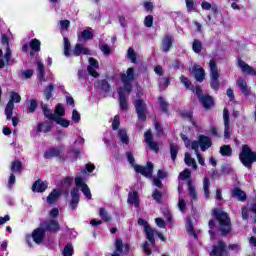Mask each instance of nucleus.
Returning <instances> with one entry per match:
<instances>
[{"label": "nucleus", "instance_id": "obj_1", "mask_svg": "<svg viewBox=\"0 0 256 256\" xmlns=\"http://www.w3.org/2000/svg\"><path fill=\"white\" fill-rule=\"evenodd\" d=\"M41 109L47 117V119H50L51 121H55L58 125L61 127L67 128L69 125H71V122L63 117H65V108L62 106V104H57L54 113L49 109V106L47 104H42Z\"/></svg>", "mask_w": 256, "mask_h": 256}, {"label": "nucleus", "instance_id": "obj_2", "mask_svg": "<svg viewBox=\"0 0 256 256\" xmlns=\"http://www.w3.org/2000/svg\"><path fill=\"white\" fill-rule=\"evenodd\" d=\"M181 139L184 141L185 147H190L191 149H193V151H195V153H197V151H199V147H200L201 151H207V149H209L211 147V145H213V142H211V138H209L205 135L199 136L198 141L191 142L183 134L181 135Z\"/></svg>", "mask_w": 256, "mask_h": 256}, {"label": "nucleus", "instance_id": "obj_3", "mask_svg": "<svg viewBox=\"0 0 256 256\" xmlns=\"http://www.w3.org/2000/svg\"><path fill=\"white\" fill-rule=\"evenodd\" d=\"M212 215L219 221L220 231L223 235L231 231V219H229V215H227L226 212L219 208H215L212 210Z\"/></svg>", "mask_w": 256, "mask_h": 256}, {"label": "nucleus", "instance_id": "obj_4", "mask_svg": "<svg viewBox=\"0 0 256 256\" xmlns=\"http://www.w3.org/2000/svg\"><path fill=\"white\" fill-rule=\"evenodd\" d=\"M126 156H127L128 162L135 169L136 173H140L144 177L151 179V177L153 176V163L147 162L146 167L140 166L135 164V158L133 157V153L127 152Z\"/></svg>", "mask_w": 256, "mask_h": 256}, {"label": "nucleus", "instance_id": "obj_5", "mask_svg": "<svg viewBox=\"0 0 256 256\" xmlns=\"http://www.w3.org/2000/svg\"><path fill=\"white\" fill-rule=\"evenodd\" d=\"M89 49H87L82 44H76L73 51H71V43L69 42V38L64 37V55L65 57H71L74 55L75 57H79V55H89Z\"/></svg>", "mask_w": 256, "mask_h": 256}, {"label": "nucleus", "instance_id": "obj_6", "mask_svg": "<svg viewBox=\"0 0 256 256\" xmlns=\"http://www.w3.org/2000/svg\"><path fill=\"white\" fill-rule=\"evenodd\" d=\"M239 159L244 167L251 169V165H253V163L256 161V153L251 150L249 146L243 145L239 154Z\"/></svg>", "mask_w": 256, "mask_h": 256}, {"label": "nucleus", "instance_id": "obj_7", "mask_svg": "<svg viewBox=\"0 0 256 256\" xmlns=\"http://www.w3.org/2000/svg\"><path fill=\"white\" fill-rule=\"evenodd\" d=\"M178 177L180 181H187L188 193L191 199V203H193V201H197V190H195V186H193V180H191V170L185 169L179 173Z\"/></svg>", "mask_w": 256, "mask_h": 256}, {"label": "nucleus", "instance_id": "obj_8", "mask_svg": "<svg viewBox=\"0 0 256 256\" xmlns=\"http://www.w3.org/2000/svg\"><path fill=\"white\" fill-rule=\"evenodd\" d=\"M31 239H33L36 245H41V243H43V240L45 239V229L40 226L39 228L33 230L32 234L26 235V243L29 245V247H33Z\"/></svg>", "mask_w": 256, "mask_h": 256}, {"label": "nucleus", "instance_id": "obj_9", "mask_svg": "<svg viewBox=\"0 0 256 256\" xmlns=\"http://www.w3.org/2000/svg\"><path fill=\"white\" fill-rule=\"evenodd\" d=\"M14 103H21V95H19V93L15 91H12L10 93V100L5 108V115L8 121H11V116L13 115V109H15Z\"/></svg>", "mask_w": 256, "mask_h": 256}, {"label": "nucleus", "instance_id": "obj_10", "mask_svg": "<svg viewBox=\"0 0 256 256\" xmlns=\"http://www.w3.org/2000/svg\"><path fill=\"white\" fill-rule=\"evenodd\" d=\"M135 79V70L128 68L126 73L121 74V81L124 85L122 89H125L126 93H131V82Z\"/></svg>", "mask_w": 256, "mask_h": 256}, {"label": "nucleus", "instance_id": "obj_11", "mask_svg": "<svg viewBox=\"0 0 256 256\" xmlns=\"http://www.w3.org/2000/svg\"><path fill=\"white\" fill-rule=\"evenodd\" d=\"M209 67L211 71V87L217 91V89H219V71L217 70V65L214 60L210 61Z\"/></svg>", "mask_w": 256, "mask_h": 256}, {"label": "nucleus", "instance_id": "obj_12", "mask_svg": "<svg viewBox=\"0 0 256 256\" xmlns=\"http://www.w3.org/2000/svg\"><path fill=\"white\" fill-rule=\"evenodd\" d=\"M195 91L204 109H211V107H213V98H211V96L209 95H203V90H201V88L199 87H196Z\"/></svg>", "mask_w": 256, "mask_h": 256}, {"label": "nucleus", "instance_id": "obj_13", "mask_svg": "<svg viewBox=\"0 0 256 256\" xmlns=\"http://www.w3.org/2000/svg\"><path fill=\"white\" fill-rule=\"evenodd\" d=\"M138 225H140V227H144L146 238L151 243V245H155V237H154L155 230L151 229V226H149V223L143 220V218L138 219Z\"/></svg>", "mask_w": 256, "mask_h": 256}, {"label": "nucleus", "instance_id": "obj_14", "mask_svg": "<svg viewBox=\"0 0 256 256\" xmlns=\"http://www.w3.org/2000/svg\"><path fill=\"white\" fill-rule=\"evenodd\" d=\"M223 121H224V137L226 139H231V133L233 132V127L231 126V120L229 119V110L224 108L223 111Z\"/></svg>", "mask_w": 256, "mask_h": 256}, {"label": "nucleus", "instance_id": "obj_15", "mask_svg": "<svg viewBox=\"0 0 256 256\" xmlns=\"http://www.w3.org/2000/svg\"><path fill=\"white\" fill-rule=\"evenodd\" d=\"M134 106L138 115V119L140 121H145V119L147 118L145 114L147 111V104H145V101L138 99L134 102Z\"/></svg>", "mask_w": 256, "mask_h": 256}, {"label": "nucleus", "instance_id": "obj_16", "mask_svg": "<svg viewBox=\"0 0 256 256\" xmlns=\"http://www.w3.org/2000/svg\"><path fill=\"white\" fill-rule=\"evenodd\" d=\"M227 246L225 242L219 241L217 244H214L212 250L210 251V256H225Z\"/></svg>", "mask_w": 256, "mask_h": 256}, {"label": "nucleus", "instance_id": "obj_17", "mask_svg": "<svg viewBox=\"0 0 256 256\" xmlns=\"http://www.w3.org/2000/svg\"><path fill=\"white\" fill-rule=\"evenodd\" d=\"M117 92L119 94L120 109H122V111H127V108H128L127 99L129 97V93H127V90L121 87L117 89Z\"/></svg>", "mask_w": 256, "mask_h": 256}, {"label": "nucleus", "instance_id": "obj_18", "mask_svg": "<svg viewBox=\"0 0 256 256\" xmlns=\"http://www.w3.org/2000/svg\"><path fill=\"white\" fill-rule=\"evenodd\" d=\"M75 183L77 187L81 188L82 193L87 197V199H91V190L87 184L83 183V178L80 176H76Z\"/></svg>", "mask_w": 256, "mask_h": 256}, {"label": "nucleus", "instance_id": "obj_19", "mask_svg": "<svg viewBox=\"0 0 256 256\" xmlns=\"http://www.w3.org/2000/svg\"><path fill=\"white\" fill-rule=\"evenodd\" d=\"M144 139H145L148 147H150V149L152 151H155V153L159 152V144H157L155 141H153V135L151 134V131H147L144 134Z\"/></svg>", "mask_w": 256, "mask_h": 256}, {"label": "nucleus", "instance_id": "obj_20", "mask_svg": "<svg viewBox=\"0 0 256 256\" xmlns=\"http://www.w3.org/2000/svg\"><path fill=\"white\" fill-rule=\"evenodd\" d=\"M44 231H59V222L57 220H48L41 223Z\"/></svg>", "mask_w": 256, "mask_h": 256}, {"label": "nucleus", "instance_id": "obj_21", "mask_svg": "<svg viewBox=\"0 0 256 256\" xmlns=\"http://www.w3.org/2000/svg\"><path fill=\"white\" fill-rule=\"evenodd\" d=\"M99 69V62L94 58H89V66H88V73L92 77H99V73L97 72Z\"/></svg>", "mask_w": 256, "mask_h": 256}, {"label": "nucleus", "instance_id": "obj_22", "mask_svg": "<svg viewBox=\"0 0 256 256\" xmlns=\"http://www.w3.org/2000/svg\"><path fill=\"white\" fill-rule=\"evenodd\" d=\"M238 67L241 69L242 73H247L248 75H254L256 77V69L251 67L245 61L239 60Z\"/></svg>", "mask_w": 256, "mask_h": 256}, {"label": "nucleus", "instance_id": "obj_23", "mask_svg": "<svg viewBox=\"0 0 256 256\" xmlns=\"http://www.w3.org/2000/svg\"><path fill=\"white\" fill-rule=\"evenodd\" d=\"M1 43L2 45H6L4 59L6 63H9V61H11V47H9V38H7V35L5 34L2 35Z\"/></svg>", "mask_w": 256, "mask_h": 256}, {"label": "nucleus", "instance_id": "obj_24", "mask_svg": "<svg viewBox=\"0 0 256 256\" xmlns=\"http://www.w3.org/2000/svg\"><path fill=\"white\" fill-rule=\"evenodd\" d=\"M236 85L240 88L241 93L247 97V95L251 94V89L247 86V81L243 78H238Z\"/></svg>", "mask_w": 256, "mask_h": 256}, {"label": "nucleus", "instance_id": "obj_25", "mask_svg": "<svg viewBox=\"0 0 256 256\" xmlns=\"http://www.w3.org/2000/svg\"><path fill=\"white\" fill-rule=\"evenodd\" d=\"M48 185L49 184L45 181L37 180L32 186V191L34 193H43V191L47 189Z\"/></svg>", "mask_w": 256, "mask_h": 256}, {"label": "nucleus", "instance_id": "obj_26", "mask_svg": "<svg viewBox=\"0 0 256 256\" xmlns=\"http://www.w3.org/2000/svg\"><path fill=\"white\" fill-rule=\"evenodd\" d=\"M193 75L196 81H199L201 83L203 79H205V70H203L201 66L195 65L193 68Z\"/></svg>", "mask_w": 256, "mask_h": 256}, {"label": "nucleus", "instance_id": "obj_27", "mask_svg": "<svg viewBox=\"0 0 256 256\" xmlns=\"http://www.w3.org/2000/svg\"><path fill=\"white\" fill-rule=\"evenodd\" d=\"M71 203H70V207L71 209H77V205L79 204V189L74 188L71 191Z\"/></svg>", "mask_w": 256, "mask_h": 256}, {"label": "nucleus", "instance_id": "obj_28", "mask_svg": "<svg viewBox=\"0 0 256 256\" xmlns=\"http://www.w3.org/2000/svg\"><path fill=\"white\" fill-rule=\"evenodd\" d=\"M61 153V148H51L44 153V157L45 159H52V157H59Z\"/></svg>", "mask_w": 256, "mask_h": 256}, {"label": "nucleus", "instance_id": "obj_29", "mask_svg": "<svg viewBox=\"0 0 256 256\" xmlns=\"http://www.w3.org/2000/svg\"><path fill=\"white\" fill-rule=\"evenodd\" d=\"M119 141L123 143V145H129V135H127V130L126 129H120L118 131L117 135Z\"/></svg>", "mask_w": 256, "mask_h": 256}, {"label": "nucleus", "instance_id": "obj_30", "mask_svg": "<svg viewBox=\"0 0 256 256\" xmlns=\"http://www.w3.org/2000/svg\"><path fill=\"white\" fill-rule=\"evenodd\" d=\"M53 125L50 122H42L37 126L38 133H49Z\"/></svg>", "mask_w": 256, "mask_h": 256}, {"label": "nucleus", "instance_id": "obj_31", "mask_svg": "<svg viewBox=\"0 0 256 256\" xmlns=\"http://www.w3.org/2000/svg\"><path fill=\"white\" fill-rule=\"evenodd\" d=\"M128 203L129 205L139 207V195L137 194V192H130L128 194Z\"/></svg>", "mask_w": 256, "mask_h": 256}, {"label": "nucleus", "instance_id": "obj_32", "mask_svg": "<svg viewBox=\"0 0 256 256\" xmlns=\"http://www.w3.org/2000/svg\"><path fill=\"white\" fill-rule=\"evenodd\" d=\"M37 70H38V77L40 81H45V66L41 60L36 61Z\"/></svg>", "mask_w": 256, "mask_h": 256}, {"label": "nucleus", "instance_id": "obj_33", "mask_svg": "<svg viewBox=\"0 0 256 256\" xmlns=\"http://www.w3.org/2000/svg\"><path fill=\"white\" fill-rule=\"evenodd\" d=\"M184 161L188 167H192V169L197 170V162L195 159L191 158V154L189 152L185 153Z\"/></svg>", "mask_w": 256, "mask_h": 256}, {"label": "nucleus", "instance_id": "obj_34", "mask_svg": "<svg viewBox=\"0 0 256 256\" xmlns=\"http://www.w3.org/2000/svg\"><path fill=\"white\" fill-rule=\"evenodd\" d=\"M33 73L34 71L31 69L21 70L20 72H18V77L22 81H25L27 79H31V77H33Z\"/></svg>", "mask_w": 256, "mask_h": 256}, {"label": "nucleus", "instance_id": "obj_35", "mask_svg": "<svg viewBox=\"0 0 256 256\" xmlns=\"http://www.w3.org/2000/svg\"><path fill=\"white\" fill-rule=\"evenodd\" d=\"M61 195V191L54 189L49 196L47 197V203H49L50 205L55 203V201H57V199H59V196Z\"/></svg>", "mask_w": 256, "mask_h": 256}, {"label": "nucleus", "instance_id": "obj_36", "mask_svg": "<svg viewBox=\"0 0 256 256\" xmlns=\"http://www.w3.org/2000/svg\"><path fill=\"white\" fill-rule=\"evenodd\" d=\"M171 45H173V38L171 36H165L162 41V49L167 52L171 49Z\"/></svg>", "mask_w": 256, "mask_h": 256}, {"label": "nucleus", "instance_id": "obj_37", "mask_svg": "<svg viewBox=\"0 0 256 256\" xmlns=\"http://www.w3.org/2000/svg\"><path fill=\"white\" fill-rule=\"evenodd\" d=\"M232 197H236V199H238V201H245V199H247V195L245 194V192H243L239 188H235L232 191Z\"/></svg>", "mask_w": 256, "mask_h": 256}, {"label": "nucleus", "instance_id": "obj_38", "mask_svg": "<svg viewBox=\"0 0 256 256\" xmlns=\"http://www.w3.org/2000/svg\"><path fill=\"white\" fill-rule=\"evenodd\" d=\"M30 47L32 49V51L30 52L31 57H33V51L39 52L41 51V41H39L38 39H32L30 41Z\"/></svg>", "mask_w": 256, "mask_h": 256}, {"label": "nucleus", "instance_id": "obj_39", "mask_svg": "<svg viewBox=\"0 0 256 256\" xmlns=\"http://www.w3.org/2000/svg\"><path fill=\"white\" fill-rule=\"evenodd\" d=\"M209 187H211V182H209V178L205 177L203 179V191L205 199H209V195H211Z\"/></svg>", "mask_w": 256, "mask_h": 256}, {"label": "nucleus", "instance_id": "obj_40", "mask_svg": "<svg viewBox=\"0 0 256 256\" xmlns=\"http://www.w3.org/2000/svg\"><path fill=\"white\" fill-rule=\"evenodd\" d=\"M93 38V32L90 30H84L81 34L78 35L79 41H89V39Z\"/></svg>", "mask_w": 256, "mask_h": 256}, {"label": "nucleus", "instance_id": "obj_41", "mask_svg": "<svg viewBox=\"0 0 256 256\" xmlns=\"http://www.w3.org/2000/svg\"><path fill=\"white\" fill-rule=\"evenodd\" d=\"M55 89V86L53 84H49L45 90H44V95L47 101L53 97V90Z\"/></svg>", "mask_w": 256, "mask_h": 256}, {"label": "nucleus", "instance_id": "obj_42", "mask_svg": "<svg viewBox=\"0 0 256 256\" xmlns=\"http://www.w3.org/2000/svg\"><path fill=\"white\" fill-rule=\"evenodd\" d=\"M231 153H233V151L231 150V146L229 145L221 146L220 148L221 155H223L224 157H231Z\"/></svg>", "mask_w": 256, "mask_h": 256}, {"label": "nucleus", "instance_id": "obj_43", "mask_svg": "<svg viewBox=\"0 0 256 256\" xmlns=\"http://www.w3.org/2000/svg\"><path fill=\"white\" fill-rule=\"evenodd\" d=\"M170 153H171L172 161H175V159H177V155L179 153V146H177L175 144H171Z\"/></svg>", "mask_w": 256, "mask_h": 256}, {"label": "nucleus", "instance_id": "obj_44", "mask_svg": "<svg viewBox=\"0 0 256 256\" xmlns=\"http://www.w3.org/2000/svg\"><path fill=\"white\" fill-rule=\"evenodd\" d=\"M73 253H74V250H73L72 244H67L62 251L63 256H73Z\"/></svg>", "mask_w": 256, "mask_h": 256}, {"label": "nucleus", "instance_id": "obj_45", "mask_svg": "<svg viewBox=\"0 0 256 256\" xmlns=\"http://www.w3.org/2000/svg\"><path fill=\"white\" fill-rule=\"evenodd\" d=\"M21 169H22L21 161L16 160L12 162L11 171H13L14 173H20Z\"/></svg>", "mask_w": 256, "mask_h": 256}, {"label": "nucleus", "instance_id": "obj_46", "mask_svg": "<svg viewBox=\"0 0 256 256\" xmlns=\"http://www.w3.org/2000/svg\"><path fill=\"white\" fill-rule=\"evenodd\" d=\"M127 57L129 60H131V63H137V54L135 53V50H133V48L128 49Z\"/></svg>", "mask_w": 256, "mask_h": 256}, {"label": "nucleus", "instance_id": "obj_47", "mask_svg": "<svg viewBox=\"0 0 256 256\" xmlns=\"http://www.w3.org/2000/svg\"><path fill=\"white\" fill-rule=\"evenodd\" d=\"M98 85L102 89V91H105V93H109V91H111V86H109V82H107V80H102L98 82Z\"/></svg>", "mask_w": 256, "mask_h": 256}, {"label": "nucleus", "instance_id": "obj_48", "mask_svg": "<svg viewBox=\"0 0 256 256\" xmlns=\"http://www.w3.org/2000/svg\"><path fill=\"white\" fill-rule=\"evenodd\" d=\"M192 49L194 53H201V49H203V46L199 40H194L192 44Z\"/></svg>", "mask_w": 256, "mask_h": 256}, {"label": "nucleus", "instance_id": "obj_49", "mask_svg": "<svg viewBox=\"0 0 256 256\" xmlns=\"http://www.w3.org/2000/svg\"><path fill=\"white\" fill-rule=\"evenodd\" d=\"M187 208V202H185V199H183L181 196L179 197L178 200V209L182 212L185 213V209Z\"/></svg>", "mask_w": 256, "mask_h": 256}, {"label": "nucleus", "instance_id": "obj_50", "mask_svg": "<svg viewBox=\"0 0 256 256\" xmlns=\"http://www.w3.org/2000/svg\"><path fill=\"white\" fill-rule=\"evenodd\" d=\"M186 227H187L188 233L193 235V237L196 239L197 236L195 235V230L193 229V223L191 222V220L189 219L187 220Z\"/></svg>", "mask_w": 256, "mask_h": 256}, {"label": "nucleus", "instance_id": "obj_51", "mask_svg": "<svg viewBox=\"0 0 256 256\" xmlns=\"http://www.w3.org/2000/svg\"><path fill=\"white\" fill-rule=\"evenodd\" d=\"M159 87L160 89H165L169 87V78H160L159 79Z\"/></svg>", "mask_w": 256, "mask_h": 256}, {"label": "nucleus", "instance_id": "obj_52", "mask_svg": "<svg viewBox=\"0 0 256 256\" xmlns=\"http://www.w3.org/2000/svg\"><path fill=\"white\" fill-rule=\"evenodd\" d=\"M187 11H195V0H185Z\"/></svg>", "mask_w": 256, "mask_h": 256}, {"label": "nucleus", "instance_id": "obj_53", "mask_svg": "<svg viewBox=\"0 0 256 256\" xmlns=\"http://www.w3.org/2000/svg\"><path fill=\"white\" fill-rule=\"evenodd\" d=\"M159 104H160V109H162V111L164 113H167V102L165 101V98L163 97H159Z\"/></svg>", "mask_w": 256, "mask_h": 256}, {"label": "nucleus", "instance_id": "obj_54", "mask_svg": "<svg viewBox=\"0 0 256 256\" xmlns=\"http://www.w3.org/2000/svg\"><path fill=\"white\" fill-rule=\"evenodd\" d=\"M100 217H102V219L107 223L109 221H111V217H109V214H107V212L105 211V209L101 208L100 211Z\"/></svg>", "mask_w": 256, "mask_h": 256}, {"label": "nucleus", "instance_id": "obj_55", "mask_svg": "<svg viewBox=\"0 0 256 256\" xmlns=\"http://www.w3.org/2000/svg\"><path fill=\"white\" fill-rule=\"evenodd\" d=\"M100 217H102V219L107 223L109 221H111V217H109V214H107V212L105 211V209L101 208L100 211Z\"/></svg>", "mask_w": 256, "mask_h": 256}, {"label": "nucleus", "instance_id": "obj_56", "mask_svg": "<svg viewBox=\"0 0 256 256\" xmlns=\"http://www.w3.org/2000/svg\"><path fill=\"white\" fill-rule=\"evenodd\" d=\"M72 121L74 123H79L81 121V114L77 110L72 111Z\"/></svg>", "mask_w": 256, "mask_h": 256}, {"label": "nucleus", "instance_id": "obj_57", "mask_svg": "<svg viewBox=\"0 0 256 256\" xmlns=\"http://www.w3.org/2000/svg\"><path fill=\"white\" fill-rule=\"evenodd\" d=\"M180 81H181V83H183V85H184V87H186V89H191V82L189 81V78H187L185 76H181Z\"/></svg>", "mask_w": 256, "mask_h": 256}, {"label": "nucleus", "instance_id": "obj_58", "mask_svg": "<svg viewBox=\"0 0 256 256\" xmlns=\"http://www.w3.org/2000/svg\"><path fill=\"white\" fill-rule=\"evenodd\" d=\"M155 223H156L157 227H160V229H165V227H167L165 220L162 218H156Z\"/></svg>", "mask_w": 256, "mask_h": 256}, {"label": "nucleus", "instance_id": "obj_59", "mask_svg": "<svg viewBox=\"0 0 256 256\" xmlns=\"http://www.w3.org/2000/svg\"><path fill=\"white\" fill-rule=\"evenodd\" d=\"M144 25L146 27H152L153 26V16H151V15L146 16V18L144 20Z\"/></svg>", "mask_w": 256, "mask_h": 256}, {"label": "nucleus", "instance_id": "obj_60", "mask_svg": "<svg viewBox=\"0 0 256 256\" xmlns=\"http://www.w3.org/2000/svg\"><path fill=\"white\" fill-rule=\"evenodd\" d=\"M36 109H37V101L30 100V106L28 107L29 113H34Z\"/></svg>", "mask_w": 256, "mask_h": 256}, {"label": "nucleus", "instance_id": "obj_61", "mask_svg": "<svg viewBox=\"0 0 256 256\" xmlns=\"http://www.w3.org/2000/svg\"><path fill=\"white\" fill-rule=\"evenodd\" d=\"M119 125H120V122H119V115H116L114 117V120L112 122V129L115 131L117 129H119Z\"/></svg>", "mask_w": 256, "mask_h": 256}, {"label": "nucleus", "instance_id": "obj_62", "mask_svg": "<svg viewBox=\"0 0 256 256\" xmlns=\"http://www.w3.org/2000/svg\"><path fill=\"white\" fill-rule=\"evenodd\" d=\"M152 197L155 201H157V203H159V201H161L163 195L161 194V192H159V190H155L154 193L152 194Z\"/></svg>", "mask_w": 256, "mask_h": 256}, {"label": "nucleus", "instance_id": "obj_63", "mask_svg": "<svg viewBox=\"0 0 256 256\" xmlns=\"http://www.w3.org/2000/svg\"><path fill=\"white\" fill-rule=\"evenodd\" d=\"M101 51L104 53V55H110L111 54V48L107 44H102L100 46Z\"/></svg>", "mask_w": 256, "mask_h": 256}, {"label": "nucleus", "instance_id": "obj_64", "mask_svg": "<svg viewBox=\"0 0 256 256\" xmlns=\"http://www.w3.org/2000/svg\"><path fill=\"white\" fill-rule=\"evenodd\" d=\"M196 157L198 159L199 165H202V167H205V159L203 158V155L199 153V151L196 152Z\"/></svg>", "mask_w": 256, "mask_h": 256}]
</instances>
